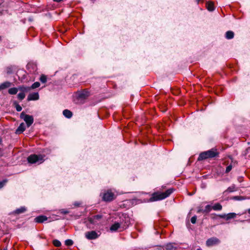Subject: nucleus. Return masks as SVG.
<instances>
[{
    "label": "nucleus",
    "instance_id": "nucleus-36",
    "mask_svg": "<svg viewBox=\"0 0 250 250\" xmlns=\"http://www.w3.org/2000/svg\"><path fill=\"white\" fill-rule=\"evenodd\" d=\"M196 220H197V217H196V216L194 215V216L192 217L190 221L192 224H195L196 222Z\"/></svg>",
    "mask_w": 250,
    "mask_h": 250
},
{
    "label": "nucleus",
    "instance_id": "nucleus-15",
    "mask_svg": "<svg viewBox=\"0 0 250 250\" xmlns=\"http://www.w3.org/2000/svg\"><path fill=\"white\" fill-rule=\"evenodd\" d=\"M218 216H219V217H220L221 218H225L227 220H228L230 218H233L234 217V213H229L228 214H223L219 215Z\"/></svg>",
    "mask_w": 250,
    "mask_h": 250
},
{
    "label": "nucleus",
    "instance_id": "nucleus-11",
    "mask_svg": "<svg viewBox=\"0 0 250 250\" xmlns=\"http://www.w3.org/2000/svg\"><path fill=\"white\" fill-rule=\"evenodd\" d=\"M110 230L112 232H113L116 231L118 230H119V231H121L125 229H123V227L122 226V225H121V224L117 221L115 222L113 224H112L111 226V227H110Z\"/></svg>",
    "mask_w": 250,
    "mask_h": 250
},
{
    "label": "nucleus",
    "instance_id": "nucleus-25",
    "mask_svg": "<svg viewBox=\"0 0 250 250\" xmlns=\"http://www.w3.org/2000/svg\"><path fill=\"white\" fill-rule=\"evenodd\" d=\"M40 80L42 83H45L47 81L46 76L44 75H42L40 78Z\"/></svg>",
    "mask_w": 250,
    "mask_h": 250
},
{
    "label": "nucleus",
    "instance_id": "nucleus-24",
    "mask_svg": "<svg viewBox=\"0 0 250 250\" xmlns=\"http://www.w3.org/2000/svg\"><path fill=\"white\" fill-rule=\"evenodd\" d=\"M19 89L21 90L22 92H23L24 93L25 92H27L31 89L30 87H26V86H22L19 87Z\"/></svg>",
    "mask_w": 250,
    "mask_h": 250
},
{
    "label": "nucleus",
    "instance_id": "nucleus-38",
    "mask_svg": "<svg viewBox=\"0 0 250 250\" xmlns=\"http://www.w3.org/2000/svg\"><path fill=\"white\" fill-rule=\"evenodd\" d=\"M231 169H232L231 165H229V166H228L226 169V173L229 172L231 170Z\"/></svg>",
    "mask_w": 250,
    "mask_h": 250
},
{
    "label": "nucleus",
    "instance_id": "nucleus-20",
    "mask_svg": "<svg viewBox=\"0 0 250 250\" xmlns=\"http://www.w3.org/2000/svg\"><path fill=\"white\" fill-rule=\"evenodd\" d=\"M63 115L67 118H70L72 116V113L68 109H65L63 111Z\"/></svg>",
    "mask_w": 250,
    "mask_h": 250
},
{
    "label": "nucleus",
    "instance_id": "nucleus-10",
    "mask_svg": "<svg viewBox=\"0 0 250 250\" xmlns=\"http://www.w3.org/2000/svg\"><path fill=\"white\" fill-rule=\"evenodd\" d=\"M179 247L178 244L174 243H169L163 247V250H177Z\"/></svg>",
    "mask_w": 250,
    "mask_h": 250
},
{
    "label": "nucleus",
    "instance_id": "nucleus-43",
    "mask_svg": "<svg viewBox=\"0 0 250 250\" xmlns=\"http://www.w3.org/2000/svg\"><path fill=\"white\" fill-rule=\"evenodd\" d=\"M196 250H202L200 248H199Z\"/></svg>",
    "mask_w": 250,
    "mask_h": 250
},
{
    "label": "nucleus",
    "instance_id": "nucleus-44",
    "mask_svg": "<svg viewBox=\"0 0 250 250\" xmlns=\"http://www.w3.org/2000/svg\"><path fill=\"white\" fill-rule=\"evenodd\" d=\"M2 142V140L0 138V144Z\"/></svg>",
    "mask_w": 250,
    "mask_h": 250
},
{
    "label": "nucleus",
    "instance_id": "nucleus-27",
    "mask_svg": "<svg viewBox=\"0 0 250 250\" xmlns=\"http://www.w3.org/2000/svg\"><path fill=\"white\" fill-rule=\"evenodd\" d=\"M53 244L55 246L57 247H59L61 246V242L57 239L54 240L53 241Z\"/></svg>",
    "mask_w": 250,
    "mask_h": 250
},
{
    "label": "nucleus",
    "instance_id": "nucleus-45",
    "mask_svg": "<svg viewBox=\"0 0 250 250\" xmlns=\"http://www.w3.org/2000/svg\"><path fill=\"white\" fill-rule=\"evenodd\" d=\"M248 212L250 214V208L248 210Z\"/></svg>",
    "mask_w": 250,
    "mask_h": 250
},
{
    "label": "nucleus",
    "instance_id": "nucleus-9",
    "mask_svg": "<svg viewBox=\"0 0 250 250\" xmlns=\"http://www.w3.org/2000/svg\"><path fill=\"white\" fill-rule=\"evenodd\" d=\"M85 237L88 240L96 239L99 237V235L94 230L88 231L85 234Z\"/></svg>",
    "mask_w": 250,
    "mask_h": 250
},
{
    "label": "nucleus",
    "instance_id": "nucleus-6",
    "mask_svg": "<svg viewBox=\"0 0 250 250\" xmlns=\"http://www.w3.org/2000/svg\"><path fill=\"white\" fill-rule=\"evenodd\" d=\"M20 117L26 123L27 127H29L33 123L34 118L31 115L26 114L22 112L20 115Z\"/></svg>",
    "mask_w": 250,
    "mask_h": 250
},
{
    "label": "nucleus",
    "instance_id": "nucleus-39",
    "mask_svg": "<svg viewBox=\"0 0 250 250\" xmlns=\"http://www.w3.org/2000/svg\"><path fill=\"white\" fill-rule=\"evenodd\" d=\"M12 72V69L10 67H7L6 69V72L7 74H10Z\"/></svg>",
    "mask_w": 250,
    "mask_h": 250
},
{
    "label": "nucleus",
    "instance_id": "nucleus-7",
    "mask_svg": "<svg viewBox=\"0 0 250 250\" xmlns=\"http://www.w3.org/2000/svg\"><path fill=\"white\" fill-rule=\"evenodd\" d=\"M102 215L98 214L88 217L87 222L93 225L96 226L99 225L101 223Z\"/></svg>",
    "mask_w": 250,
    "mask_h": 250
},
{
    "label": "nucleus",
    "instance_id": "nucleus-37",
    "mask_svg": "<svg viewBox=\"0 0 250 250\" xmlns=\"http://www.w3.org/2000/svg\"><path fill=\"white\" fill-rule=\"evenodd\" d=\"M235 200L241 201L245 199V198L242 196H236L235 197Z\"/></svg>",
    "mask_w": 250,
    "mask_h": 250
},
{
    "label": "nucleus",
    "instance_id": "nucleus-30",
    "mask_svg": "<svg viewBox=\"0 0 250 250\" xmlns=\"http://www.w3.org/2000/svg\"><path fill=\"white\" fill-rule=\"evenodd\" d=\"M212 209V207L210 205H207L205 207V209L203 210V212H209Z\"/></svg>",
    "mask_w": 250,
    "mask_h": 250
},
{
    "label": "nucleus",
    "instance_id": "nucleus-33",
    "mask_svg": "<svg viewBox=\"0 0 250 250\" xmlns=\"http://www.w3.org/2000/svg\"><path fill=\"white\" fill-rule=\"evenodd\" d=\"M234 187H229L225 192L224 193H227L229 192H232L234 191Z\"/></svg>",
    "mask_w": 250,
    "mask_h": 250
},
{
    "label": "nucleus",
    "instance_id": "nucleus-18",
    "mask_svg": "<svg viewBox=\"0 0 250 250\" xmlns=\"http://www.w3.org/2000/svg\"><path fill=\"white\" fill-rule=\"evenodd\" d=\"M26 210V208L25 207H21L19 208L16 209L14 211L15 214H20L24 212Z\"/></svg>",
    "mask_w": 250,
    "mask_h": 250
},
{
    "label": "nucleus",
    "instance_id": "nucleus-23",
    "mask_svg": "<svg viewBox=\"0 0 250 250\" xmlns=\"http://www.w3.org/2000/svg\"><path fill=\"white\" fill-rule=\"evenodd\" d=\"M207 8L208 10L209 11H212L214 10L213 4L210 2H208L207 3Z\"/></svg>",
    "mask_w": 250,
    "mask_h": 250
},
{
    "label": "nucleus",
    "instance_id": "nucleus-22",
    "mask_svg": "<svg viewBox=\"0 0 250 250\" xmlns=\"http://www.w3.org/2000/svg\"><path fill=\"white\" fill-rule=\"evenodd\" d=\"M18 90H19V88H17L16 87L10 88L8 90V93L10 94L14 95V94H17V93L18 91Z\"/></svg>",
    "mask_w": 250,
    "mask_h": 250
},
{
    "label": "nucleus",
    "instance_id": "nucleus-1",
    "mask_svg": "<svg viewBox=\"0 0 250 250\" xmlns=\"http://www.w3.org/2000/svg\"><path fill=\"white\" fill-rule=\"evenodd\" d=\"M173 192V188H169L164 192H155L152 194L151 197L149 199L144 200L143 201L138 200L137 203L161 200L168 197Z\"/></svg>",
    "mask_w": 250,
    "mask_h": 250
},
{
    "label": "nucleus",
    "instance_id": "nucleus-35",
    "mask_svg": "<svg viewBox=\"0 0 250 250\" xmlns=\"http://www.w3.org/2000/svg\"><path fill=\"white\" fill-rule=\"evenodd\" d=\"M60 212L63 214H68L69 212L66 209H62L60 210Z\"/></svg>",
    "mask_w": 250,
    "mask_h": 250
},
{
    "label": "nucleus",
    "instance_id": "nucleus-32",
    "mask_svg": "<svg viewBox=\"0 0 250 250\" xmlns=\"http://www.w3.org/2000/svg\"><path fill=\"white\" fill-rule=\"evenodd\" d=\"M7 182V179H4L1 181H0V189L2 188Z\"/></svg>",
    "mask_w": 250,
    "mask_h": 250
},
{
    "label": "nucleus",
    "instance_id": "nucleus-17",
    "mask_svg": "<svg viewBox=\"0 0 250 250\" xmlns=\"http://www.w3.org/2000/svg\"><path fill=\"white\" fill-rule=\"evenodd\" d=\"M12 83L9 82H4L0 84V90L6 89L11 86Z\"/></svg>",
    "mask_w": 250,
    "mask_h": 250
},
{
    "label": "nucleus",
    "instance_id": "nucleus-4",
    "mask_svg": "<svg viewBox=\"0 0 250 250\" xmlns=\"http://www.w3.org/2000/svg\"><path fill=\"white\" fill-rule=\"evenodd\" d=\"M44 157H45V155H44L33 154V155H30L28 157L27 160H28V162L31 164H34V163L41 164L44 161Z\"/></svg>",
    "mask_w": 250,
    "mask_h": 250
},
{
    "label": "nucleus",
    "instance_id": "nucleus-26",
    "mask_svg": "<svg viewBox=\"0 0 250 250\" xmlns=\"http://www.w3.org/2000/svg\"><path fill=\"white\" fill-rule=\"evenodd\" d=\"M25 97V95L23 92H20L18 94V98L21 101Z\"/></svg>",
    "mask_w": 250,
    "mask_h": 250
},
{
    "label": "nucleus",
    "instance_id": "nucleus-47",
    "mask_svg": "<svg viewBox=\"0 0 250 250\" xmlns=\"http://www.w3.org/2000/svg\"><path fill=\"white\" fill-rule=\"evenodd\" d=\"M1 40V37H0V40Z\"/></svg>",
    "mask_w": 250,
    "mask_h": 250
},
{
    "label": "nucleus",
    "instance_id": "nucleus-8",
    "mask_svg": "<svg viewBox=\"0 0 250 250\" xmlns=\"http://www.w3.org/2000/svg\"><path fill=\"white\" fill-rule=\"evenodd\" d=\"M220 243V240L215 237L208 239L206 241V245L208 247H211L214 245H218Z\"/></svg>",
    "mask_w": 250,
    "mask_h": 250
},
{
    "label": "nucleus",
    "instance_id": "nucleus-29",
    "mask_svg": "<svg viewBox=\"0 0 250 250\" xmlns=\"http://www.w3.org/2000/svg\"><path fill=\"white\" fill-rule=\"evenodd\" d=\"M245 155L247 159H250V147L246 149Z\"/></svg>",
    "mask_w": 250,
    "mask_h": 250
},
{
    "label": "nucleus",
    "instance_id": "nucleus-12",
    "mask_svg": "<svg viewBox=\"0 0 250 250\" xmlns=\"http://www.w3.org/2000/svg\"><path fill=\"white\" fill-rule=\"evenodd\" d=\"M89 95V92L87 91H79L77 93V97L79 100H84Z\"/></svg>",
    "mask_w": 250,
    "mask_h": 250
},
{
    "label": "nucleus",
    "instance_id": "nucleus-14",
    "mask_svg": "<svg viewBox=\"0 0 250 250\" xmlns=\"http://www.w3.org/2000/svg\"><path fill=\"white\" fill-rule=\"evenodd\" d=\"M47 220V217L44 215H40L35 218L36 223H41Z\"/></svg>",
    "mask_w": 250,
    "mask_h": 250
},
{
    "label": "nucleus",
    "instance_id": "nucleus-34",
    "mask_svg": "<svg viewBox=\"0 0 250 250\" xmlns=\"http://www.w3.org/2000/svg\"><path fill=\"white\" fill-rule=\"evenodd\" d=\"M15 107L17 111L20 112L22 110L21 106L17 103H15Z\"/></svg>",
    "mask_w": 250,
    "mask_h": 250
},
{
    "label": "nucleus",
    "instance_id": "nucleus-41",
    "mask_svg": "<svg viewBox=\"0 0 250 250\" xmlns=\"http://www.w3.org/2000/svg\"><path fill=\"white\" fill-rule=\"evenodd\" d=\"M203 210H202V209H198V211H197V212H198V213H199V212H201V211H203Z\"/></svg>",
    "mask_w": 250,
    "mask_h": 250
},
{
    "label": "nucleus",
    "instance_id": "nucleus-16",
    "mask_svg": "<svg viewBox=\"0 0 250 250\" xmlns=\"http://www.w3.org/2000/svg\"><path fill=\"white\" fill-rule=\"evenodd\" d=\"M26 129V125L24 123H21L16 130L17 133H21L23 132Z\"/></svg>",
    "mask_w": 250,
    "mask_h": 250
},
{
    "label": "nucleus",
    "instance_id": "nucleus-19",
    "mask_svg": "<svg viewBox=\"0 0 250 250\" xmlns=\"http://www.w3.org/2000/svg\"><path fill=\"white\" fill-rule=\"evenodd\" d=\"M234 33L231 31H228L225 34V38L228 40L232 39L234 37Z\"/></svg>",
    "mask_w": 250,
    "mask_h": 250
},
{
    "label": "nucleus",
    "instance_id": "nucleus-2",
    "mask_svg": "<svg viewBox=\"0 0 250 250\" xmlns=\"http://www.w3.org/2000/svg\"><path fill=\"white\" fill-rule=\"evenodd\" d=\"M115 192V190L113 189L104 190L103 192L100 194V196L103 201L106 202H110L116 198Z\"/></svg>",
    "mask_w": 250,
    "mask_h": 250
},
{
    "label": "nucleus",
    "instance_id": "nucleus-42",
    "mask_svg": "<svg viewBox=\"0 0 250 250\" xmlns=\"http://www.w3.org/2000/svg\"><path fill=\"white\" fill-rule=\"evenodd\" d=\"M238 180L239 182H241V178H238Z\"/></svg>",
    "mask_w": 250,
    "mask_h": 250
},
{
    "label": "nucleus",
    "instance_id": "nucleus-13",
    "mask_svg": "<svg viewBox=\"0 0 250 250\" xmlns=\"http://www.w3.org/2000/svg\"><path fill=\"white\" fill-rule=\"evenodd\" d=\"M39 99V95L38 92L30 93L27 97L28 101H35Z\"/></svg>",
    "mask_w": 250,
    "mask_h": 250
},
{
    "label": "nucleus",
    "instance_id": "nucleus-31",
    "mask_svg": "<svg viewBox=\"0 0 250 250\" xmlns=\"http://www.w3.org/2000/svg\"><path fill=\"white\" fill-rule=\"evenodd\" d=\"M65 244L66 246H72L73 244V241L71 239H67L65 241Z\"/></svg>",
    "mask_w": 250,
    "mask_h": 250
},
{
    "label": "nucleus",
    "instance_id": "nucleus-5",
    "mask_svg": "<svg viewBox=\"0 0 250 250\" xmlns=\"http://www.w3.org/2000/svg\"><path fill=\"white\" fill-rule=\"evenodd\" d=\"M217 155V153L215 151L211 149L201 153L199 156L198 160L199 161H201L209 158L215 157Z\"/></svg>",
    "mask_w": 250,
    "mask_h": 250
},
{
    "label": "nucleus",
    "instance_id": "nucleus-28",
    "mask_svg": "<svg viewBox=\"0 0 250 250\" xmlns=\"http://www.w3.org/2000/svg\"><path fill=\"white\" fill-rule=\"evenodd\" d=\"M40 86V83L38 82H35L31 85V89H35L39 87Z\"/></svg>",
    "mask_w": 250,
    "mask_h": 250
},
{
    "label": "nucleus",
    "instance_id": "nucleus-21",
    "mask_svg": "<svg viewBox=\"0 0 250 250\" xmlns=\"http://www.w3.org/2000/svg\"><path fill=\"white\" fill-rule=\"evenodd\" d=\"M222 208V207L219 203L215 204L214 205L212 206V209L214 210H221Z\"/></svg>",
    "mask_w": 250,
    "mask_h": 250
},
{
    "label": "nucleus",
    "instance_id": "nucleus-3",
    "mask_svg": "<svg viewBox=\"0 0 250 250\" xmlns=\"http://www.w3.org/2000/svg\"><path fill=\"white\" fill-rule=\"evenodd\" d=\"M119 220L118 222L121 224L123 229H125L130 224V218L129 215L125 213H118Z\"/></svg>",
    "mask_w": 250,
    "mask_h": 250
},
{
    "label": "nucleus",
    "instance_id": "nucleus-46",
    "mask_svg": "<svg viewBox=\"0 0 250 250\" xmlns=\"http://www.w3.org/2000/svg\"><path fill=\"white\" fill-rule=\"evenodd\" d=\"M91 0V1H95V0Z\"/></svg>",
    "mask_w": 250,
    "mask_h": 250
},
{
    "label": "nucleus",
    "instance_id": "nucleus-40",
    "mask_svg": "<svg viewBox=\"0 0 250 250\" xmlns=\"http://www.w3.org/2000/svg\"><path fill=\"white\" fill-rule=\"evenodd\" d=\"M81 203L78 202H75L74 203L73 205L75 206V207H79L80 205H81Z\"/></svg>",
    "mask_w": 250,
    "mask_h": 250
}]
</instances>
